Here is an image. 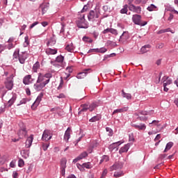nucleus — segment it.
Listing matches in <instances>:
<instances>
[{"label":"nucleus","mask_w":178,"mask_h":178,"mask_svg":"<svg viewBox=\"0 0 178 178\" xmlns=\"http://www.w3.org/2000/svg\"><path fill=\"white\" fill-rule=\"evenodd\" d=\"M120 144H122V143H120V141L117 142L115 143H113L112 145H110V148H113L114 145H120Z\"/></svg>","instance_id":"nucleus-54"},{"label":"nucleus","mask_w":178,"mask_h":178,"mask_svg":"<svg viewBox=\"0 0 178 178\" xmlns=\"http://www.w3.org/2000/svg\"><path fill=\"white\" fill-rule=\"evenodd\" d=\"M101 13H99V10H90L88 15V21L92 22V25L95 26V24H94V22H95V19H98V17H99Z\"/></svg>","instance_id":"nucleus-2"},{"label":"nucleus","mask_w":178,"mask_h":178,"mask_svg":"<svg viewBox=\"0 0 178 178\" xmlns=\"http://www.w3.org/2000/svg\"><path fill=\"white\" fill-rule=\"evenodd\" d=\"M133 127H135L137 130H145L147 127L145 124H132Z\"/></svg>","instance_id":"nucleus-21"},{"label":"nucleus","mask_w":178,"mask_h":178,"mask_svg":"<svg viewBox=\"0 0 178 178\" xmlns=\"http://www.w3.org/2000/svg\"><path fill=\"white\" fill-rule=\"evenodd\" d=\"M26 59H27V54L26 53H21L19 56V63L23 65L24 62H26Z\"/></svg>","instance_id":"nucleus-16"},{"label":"nucleus","mask_w":178,"mask_h":178,"mask_svg":"<svg viewBox=\"0 0 178 178\" xmlns=\"http://www.w3.org/2000/svg\"><path fill=\"white\" fill-rule=\"evenodd\" d=\"M149 48H151V45L149 44H147L143 46L141 49H140V52L141 54H145V52H148V51H149Z\"/></svg>","instance_id":"nucleus-26"},{"label":"nucleus","mask_w":178,"mask_h":178,"mask_svg":"<svg viewBox=\"0 0 178 178\" xmlns=\"http://www.w3.org/2000/svg\"><path fill=\"white\" fill-rule=\"evenodd\" d=\"M87 9H88V6H84L83 9L81 10V13H83V12H87Z\"/></svg>","instance_id":"nucleus-60"},{"label":"nucleus","mask_w":178,"mask_h":178,"mask_svg":"<svg viewBox=\"0 0 178 178\" xmlns=\"http://www.w3.org/2000/svg\"><path fill=\"white\" fill-rule=\"evenodd\" d=\"M42 99V95H40L36 100L35 101V102L33 104V105L31 106L32 109H35V108H37L38 106V105H40V103L41 102V99Z\"/></svg>","instance_id":"nucleus-12"},{"label":"nucleus","mask_w":178,"mask_h":178,"mask_svg":"<svg viewBox=\"0 0 178 178\" xmlns=\"http://www.w3.org/2000/svg\"><path fill=\"white\" fill-rule=\"evenodd\" d=\"M174 102L175 105H177V106L178 107V98L175 99Z\"/></svg>","instance_id":"nucleus-64"},{"label":"nucleus","mask_w":178,"mask_h":178,"mask_svg":"<svg viewBox=\"0 0 178 178\" xmlns=\"http://www.w3.org/2000/svg\"><path fill=\"white\" fill-rule=\"evenodd\" d=\"M132 20L134 23L138 26H145V24H147V22H141V15H134Z\"/></svg>","instance_id":"nucleus-5"},{"label":"nucleus","mask_w":178,"mask_h":178,"mask_svg":"<svg viewBox=\"0 0 178 178\" xmlns=\"http://www.w3.org/2000/svg\"><path fill=\"white\" fill-rule=\"evenodd\" d=\"M129 10L135 13H141V7L136 6L134 4L129 5Z\"/></svg>","instance_id":"nucleus-9"},{"label":"nucleus","mask_w":178,"mask_h":178,"mask_svg":"<svg viewBox=\"0 0 178 178\" xmlns=\"http://www.w3.org/2000/svg\"><path fill=\"white\" fill-rule=\"evenodd\" d=\"M72 132V129L70 127H68L67 130L65 131V135H64V141H69V138H70V133Z\"/></svg>","instance_id":"nucleus-15"},{"label":"nucleus","mask_w":178,"mask_h":178,"mask_svg":"<svg viewBox=\"0 0 178 178\" xmlns=\"http://www.w3.org/2000/svg\"><path fill=\"white\" fill-rule=\"evenodd\" d=\"M161 138V134H157L156 138H154V141H158V140H160Z\"/></svg>","instance_id":"nucleus-63"},{"label":"nucleus","mask_w":178,"mask_h":178,"mask_svg":"<svg viewBox=\"0 0 178 178\" xmlns=\"http://www.w3.org/2000/svg\"><path fill=\"white\" fill-rule=\"evenodd\" d=\"M90 70H85L83 72H80L77 74L76 78L79 79H84L86 76H87V72Z\"/></svg>","instance_id":"nucleus-23"},{"label":"nucleus","mask_w":178,"mask_h":178,"mask_svg":"<svg viewBox=\"0 0 178 178\" xmlns=\"http://www.w3.org/2000/svg\"><path fill=\"white\" fill-rule=\"evenodd\" d=\"M110 33H111V34H114V35H118V31L116 29H111Z\"/></svg>","instance_id":"nucleus-53"},{"label":"nucleus","mask_w":178,"mask_h":178,"mask_svg":"<svg viewBox=\"0 0 178 178\" xmlns=\"http://www.w3.org/2000/svg\"><path fill=\"white\" fill-rule=\"evenodd\" d=\"M172 83V79H169V77L168 76L163 77V86H170Z\"/></svg>","instance_id":"nucleus-20"},{"label":"nucleus","mask_w":178,"mask_h":178,"mask_svg":"<svg viewBox=\"0 0 178 178\" xmlns=\"http://www.w3.org/2000/svg\"><path fill=\"white\" fill-rule=\"evenodd\" d=\"M92 52L98 53V49H91L88 51V54H91Z\"/></svg>","instance_id":"nucleus-55"},{"label":"nucleus","mask_w":178,"mask_h":178,"mask_svg":"<svg viewBox=\"0 0 178 178\" xmlns=\"http://www.w3.org/2000/svg\"><path fill=\"white\" fill-rule=\"evenodd\" d=\"M47 85L42 83V82H38L37 79L36 83L34 84V88L36 91H41Z\"/></svg>","instance_id":"nucleus-10"},{"label":"nucleus","mask_w":178,"mask_h":178,"mask_svg":"<svg viewBox=\"0 0 178 178\" xmlns=\"http://www.w3.org/2000/svg\"><path fill=\"white\" fill-rule=\"evenodd\" d=\"M51 138H52V134L51 133V131L44 130L42 134V140L49 141V140H51Z\"/></svg>","instance_id":"nucleus-6"},{"label":"nucleus","mask_w":178,"mask_h":178,"mask_svg":"<svg viewBox=\"0 0 178 178\" xmlns=\"http://www.w3.org/2000/svg\"><path fill=\"white\" fill-rule=\"evenodd\" d=\"M40 9H41L42 15H44L48 10V5H47V3H42L40 6Z\"/></svg>","instance_id":"nucleus-22"},{"label":"nucleus","mask_w":178,"mask_h":178,"mask_svg":"<svg viewBox=\"0 0 178 178\" xmlns=\"http://www.w3.org/2000/svg\"><path fill=\"white\" fill-rule=\"evenodd\" d=\"M88 154L87 153V152H82L79 156H78V157H79V159H83V158H86V156H88Z\"/></svg>","instance_id":"nucleus-42"},{"label":"nucleus","mask_w":178,"mask_h":178,"mask_svg":"<svg viewBox=\"0 0 178 178\" xmlns=\"http://www.w3.org/2000/svg\"><path fill=\"white\" fill-rule=\"evenodd\" d=\"M129 141H134V136H133V134H129Z\"/></svg>","instance_id":"nucleus-57"},{"label":"nucleus","mask_w":178,"mask_h":178,"mask_svg":"<svg viewBox=\"0 0 178 178\" xmlns=\"http://www.w3.org/2000/svg\"><path fill=\"white\" fill-rule=\"evenodd\" d=\"M8 49H12L13 48V44L10 43V40H8V44L6 46Z\"/></svg>","instance_id":"nucleus-48"},{"label":"nucleus","mask_w":178,"mask_h":178,"mask_svg":"<svg viewBox=\"0 0 178 178\" xmlns=\"http://www.w3.org/2000/svg\"><path fill=\"white\" fill-rule=\"evenodd\" d=\"M56 98H59V99H60V98H65V95H64L63 93H61V94H60L59 95L56 96Z\"/></svg>","instance_id":"nucleus-62"},{"label":"nucleus","mask_w":178,"mask_h":178,"mask_svg":"<svg viewBox=\"0 0 178 178\" xmlns=\"http://www.w3.org/2000/svg\"><path fill=\"white\" fill-rule=\"evenodd\" d=\"M155 9H156V6H155L154 4H151L149 7H147V10H149V12H152L155 10Z\"/></svg>","instance_id":"nucleus-39"},{"label":"nucleus","mask_w":178,"mask_h":178,"mask_svg":"<svg viewBox=\"0 0 178 178\" xmlns=\"http://www.w3.org/2000/svg\"><path fill=\"white\" fill-rule=\"evenodd\" d=\"M82 168H86V169H91L92 168V165L90 162L84 163L82 164Z\"/></svg>","instance_id":"nucleus-33"},{"label":"nucleus","mask_w":178,"mask_h":178,"mask_svg":"<svg viewBox=\"0 0 178 178\" xmlns=\"http://www.w3.org/2000/svg\"><path fill=\"white\" fill-rule=\"evenodd\" d=\"M37 24H38V22H35L34 23H33L31 25L30 29H33V27H35V26H37Z\"/></svg>","instance_id":"nucleus-61"},{"label":"nucleus","mask_w":178,"mask_h":178,"mask_svg":"<svg viewBox=\"0 0 178 178\" xmlns=\"http://www.w3.org/2000/svg\"><path fill=\"white\" fill-rule=\"evenodd\" d=\"M65 49L68 52H73V51H74V46H73V43L67 44L65 47Z\"/></svg>","instance_id":"nucleus-28"},{"label":"nucleus","mask_w":178,"mask_h":178,"mask_svg":"<svg viewBox=\"0 0 178 178\" xmlns=\"http://www.w3.org/2000/svg\"><path fill=\"white\" fill-rule=\"evenodd\" d=\"M165 47V44L163 43H159V44L156 45V48L158 49H162Z\"/></svg>","instance_id":"nucleus-49"},{"label":"nucleus","mask_w":178,"mask_h":178,"mask_svg":"<svg viewBox=\"0 0 178 178\" xmlns=\"http://www.w3.org/2000/svg\"><path fill=\"white\" fill-rule=\"evenodd\" d=\"M67 163V160L63 158L60 161V170H61V175L65 176V172L66 169V163Z\"/></svg>","instance_id":"nucleus-8"},{"label":"nucleus","mask_w":178,"mask_h":178,"mask_svg":"<svg viewBox=\"0 0 178 178\" xmlns=\"http://www.w3.org/2000/svg\"><path fill=\"white\" fill-rule=\"evenodd\" d=\"M20 54H19V52L17 51H15L13 56V60H15V62H17V60H19V56Z\"/></svg>","instance_id":"nucleus-32"},{"label":"nucleus","mask_w":178,"mask_h":178,"mask_svg":"<svg viewBox=\"0 0 178 178\" xmlns=\"http://www.w3.org/2000/svg\"><path fill=\"white\" fill-rule=\"evenodd\" d=\"M16 94L13 95L12 98L8 102L7 106L8 108H10L13 104H15V101H16Z\"/></svg>","instance_id":"nucleus-18"},{"label":"nucleus","mask_w":178,"mask_h":178,"mask_svg":"<svg viewBox=\"0 0 178 178\" xmlns=\"http://www.w3.org/2000/svg\"><path fill=\"white\" fill-rule=\"evenodd\" d=\"M122 112H123V109H117L113 112V115H115V113H122Z\"/></svg>","instance_id":"nucleus-50"},{"label":"nucleus","mask_w":178,"mask_h":178,"mask_svg":"<svg viewBox=\"0 0 178 178\" xmlns=\"http://www.w3.org/2000/svg\"><path fill=\"white\" fill-rule=\"evenodd\" d=\"M46 54L47 55H56V54H58V50L56 49L48 48L46 49Z\"/></svg>","instance_id":"nucleus-19"},{"label":"nucleus","mask_w":178,"mask_h":178,"mask_svg":"<svg viewBox=\"0 0 178 178\" xmlns=\"http://www.w3.org/2000/svg\"><path fill=\"white\" fill-rule=\"evenodd\" d=\"M83 41H84V42H89L90 44H91V42H92V40L91 39V38H89L87 36H84L83 38Z\"/></svg>","instance_id":"nucleus-37"},{"label":"nucleus","mask_w":178,"mask_h":178,"mask_svg":"<svg viewBox=\"0 0 178 178\" xmlns=\"http://www.w3.org/2000/svg\"><path fill=\"white\" fill-rule=\"evenodd\" d=\"M87 111H88V105L87 104H84L83 106H82V108L81 109L80 111H79V115H81V113L82 112H87Z\"/></svg>","instance_id":"nucleus-31"},{"label":"nucleus","mask_w":178,"mask_h":178,"mask_svg":"<svg viewBox=\"0 0 178 178\" xmlns=\"http://www.w3.org/2000/svg\"><path fill=\"white\" fill-rule=\"evenodd\" d=\"M13 74L10 75L7 77L4 81V86L7 90H12L13 88Z\"/></svg>","instance_id":"nucleus-3"},{"label":"nucleus","mask_w":178,"mask_h":178,"mask_svg":"<svg viewBox=\"0 0 178 178\" xmlns=\"http://www.w3.org/2000/svg\"><path fill=\"white\" fill-rule=\"evenodd\" d=\"M124 175V174L122 171H120V172H115L114 173V177H116V178L122 177V176H123Z\"/></svg>","instance_id":"nucleus-38"},{"label":"nucleus","mask_w":178,"mask_h":178,"mask_svg":"<svg viewBox=\"0 0 178 178\" xmlns=\"http://www.w3.org/2000/svg\"><path fill=\"white\" fill-rule=\"evenodd\" d=\"M49 147V144H43L42 148L44 151H47L48 149V147Z\"/></svg>","instance_id":"nucleus-51"},{"label":"nucleus","mask_w":178,"mask_h":178,"mask_svg":"<svg viewBox=\"0 0 178 178\" xmlns=\"http://www.w3.org/2000/svg\"><path fill=\"white\" fill-rule=\"evenodd\" d=\"M64 57L63 56H58L56 58V61L58 62V63H62L63 62Z\"/></svg>","instance_id":"nucleus-41"},{"label":"nucleus","mask_w":178,"mask_h":178,"mask_svg":"<svg viewBox=\"0 0 178 178\" xmlns=\"http://www.w3.org/2000/svg\"><path fill=\"white\" fill-rule=\"evenodd\" d=\"M85 15H82L80 18L76 21L77 26L79 29H88V25H87V22H86V19L84 18Z\"/></svg>","instance_id":"nucleus-4"},{"label":"nucleus","mask_w":178,"mask_h":178,"mask_svg":"<svg viewBox=\"0 0 178 178\" xmlns=\"http://www.w3.org/2000/svg\"><path fill=\"white\" fill-rule=\"evenodd\" d=\"M123 168V163L115 162L112 166L110 167V171L113 172V170H119Z\"/></svg>","instance_id":"nucleus-7"},{"label":"nucleus","mask_w":178,"mask_h":178,"mask_svg":"<svg viewBox=\"0 0 178 178\" xmlns=\"http://www.w3.org/2000/svg\"><path fill=\"white\" fill-rule=\"evenodd\" d=\"M111 30H112V29L108 28V29H105V30L103 31V33H104V34H107V33H111Z\"/></svg>","instance_id":"nucleus-56"},{"label":"nucleus","mask_w":178,"mask_h":178,"mask_svg":"<svg viewBox=\"0 0 178 178\" xmlns=\"http://www.w3.org/2000/svg\"><path fill=\"white\" fill-rule=\"evenodd\" d=\"M172 147H173V142H169L168 143H167L163 152H168V151H169V149H170Z\"/></svg>","instance_id":"nucleus-29"},{"label":"nucleus","mask_w":178,"mask_h":178,"mask_svg":"<svg viewBox=\"0 0 178 178\" xmlns=\"http://www.w3.org/2000/svg\"><path fill=\"white\" fill-rule=\"evenodd\" d=\"M38 69H40V63L39 62H36L33 66V71L35 73H37V71L38 70Z\"/></svg>","instance_id":"nucleus-30"},{"label":"nucleus","mask_w":178,"mask_h":178,"mask_svg":"<svg viewBox=\"0 0 178 178\" xmlns=\"http://www.w3.org/2000/svg\"><path fill=\"white\" fill-rule=\"evenodd\" d=\"M106 48L105 47H102L100 49H98V52L100 54H105V52H106Z\"/></svg>","instance_id":"nucleus-47"},{"label":"nucleus","mask_w":178,"mask_h":178,"mask_svg":"<svg viewBox=\"0 0 178 178\" xmlns=\"http://www.w3.org/2000/svg\"><path fill=\"white\" fill-rule=\"evenodd\" d=\"M52 77V74L47 73L45 74L39 73L38 77V83H42L45 86L49 83L50 79Z\"/></svg>","instance_id":"nucleus-1"},{"label":"nucleus","mask_w":178,"mask_h":178,"mask_svg":"<svg viewBox=\"0 0 178 178\" xmlns=\"http://www.w3.org/2000/svg\"><path fill=\"white\" fill-rule=\"evenodd\" d=\"M127 32H123L122 35L120 36V40H127Z\"/></svg>","instance_id":"nucleus-44"},{"label":"nucleus","mask_w":178,"mask_h":178,"mask_svg":"<svg viewBox=\"0 0 178 178\" xmlns=\"http://www.w3.org/2000/svg\"><path fill=\"white\" fill-rule=\"evenodd\" d=\"M98 120H101V115H95L89 120V122L94 123V122H98Z\"/></svg>","instance_id":"nucleus-25"},{"label":"nucleus","mask_w":178,"mask_h":178,"mask_svg":"<svg viewBox=\"0 0 178 178\" xmlns=\"http://www.w3.org/2000/svg\"><path fill=\"white\" fill-rule=\"evenodd\" d=\"M94 26L91 28L90 33L92 34L95 38H97L98 35H99V33H98V28L97 26L93 25Z\"/></svg>","instance_id":"nucleus-14"},{"label":"nucleus","mask_w":178,"mask_h":178,"mask_svg":"<svg viewBox=\"0 0 178 178\" xmlns=\"http://www.w3.org/2000/svg\"><path fill=\"white\" fill-rule=\"evenodd\" d=\"M55 44H56V40H55L54 38H51L47 42V47H53V45H55Z\"/></svg>","instance_id":"nucleus-34"},{"label":"nucleus","mask_w":178,"mask_h":178,"mask_svg":"<svg viewBox=\"0 0 178 178\" xmlns=\"http://www.w3.org/2000/svg\"><path fill=\"white\" fill-rule=\"evenodd\" d=\"M127 8H129V6L127 5H124L123 8L121 9L120 13L122 14L127 13Z\"/></svg>","instance_id":"nucleus-40"},{"label":"nucleus","mask_w":178,"mask_h":178,"mask_svg":"<svg viewBox=\"0 0 178 178\" xmlns=\"http://www.w3.org/2000/svg\"><path fill=\"white\" fill-rule=\"evenodd\" d=\"M31 81H33V79H31V75H26L23 79V83L26 86L31 84Z\"/></svg>","instance_id":"nucleus-17"},{"label":"nucleus","mask_w":178,"mask_h":178,"mask_svg":"<svg viewBox=\"0 0 178 178\" xmlns=\"http://www.w3.org/2000/svg\"><path fill=\"white\" fill-rule=\"evenodd\" d=\"M97 104L95 103H92L88 106V110L90 111V112H92V111H94V109H95V108H97Z\"/></svg>","instance_id":"nucleus-35"},{"label":"nucleus","mask_w":178,"mask_h":178,"mask_svg":"<svg viewBox=\"0 0 178 178\" xmlns=\"http://www.w3.org/2000/svg\"><path fill=\"white\" fill-rule=\"evenodd\" d=\"M33 140H34V136L33 135H31L29 137H28L25 143L26 148H30V147H31V144H33Z\"/></svg>","instance_id":"nucleus-13"},{"label":"nucleus","mask_w":178,"mask_h":178,"mask_svg":"<svg viewBox=\"0 0 178 178\" xmlns=\"http://www.w3.org/2000/svg\"><path fill=\"white\" fill-rule=\"evenodd\" d=\"M16 166V161H12L10 163V168H15Z\"/></svg>","instance_id":"nucleus-52"},{"label":"nucleus","mask_w":178,"mask_h":178,"mask_svg":"<svg viewBox=\"0 0 178 178\" xmlns=\"http://www.w3.org/2000/svg\"><path fill=\"white\" fill-rule=\"evenodd\" d=\"M24 40H25L24 42H25L26 45H29V44H30V42L29 41V36H26L24 38Z\"/></svg>","instance_id":"nucleus-58"},{"label":"nucleus","mask_w":178,"mask_h":178,"mask_svg":"<svg viewBox=\"0 0 178 178\" xmlns=\"http://www.w3.org/2000/svg\"><path fill=\"white\" fill-rule=\"evenodd\" d=\"M106 175H108V170L105 169L102 174V177H105Z\"/></svg>","instance_id":"nucleus-59"},{"label":"nucleus","mask_w":178,"mask_h":178,"mask_svg":"<svg viewBox=\"0 0 178 178\" xmlns=\"http://www.w3.org/2000/svg\"><path fill=\"white\" fill-rule=\"evenodd\" d=\"M27 135V131L26 130V128L21 129L17 132V136L19 138H24Z\"/></svg>","instance_id":"nucleus-11"},{"label":"nucleus","mask_w":178,"mask_h":178,"mask_svg":"<svg viewBox=\"0 0 178 178\" xmlns=\"http://www.w3.org/2000/svg\"><path fill=\"white\" fill-rule=\"evenodd\" d=\"M130 148V144H127L124 147H122L119 151L120 154H123V152H127Z\"/></svg>","instance_id":"nucleus-24"},{"label":"nucleus","mask_w":178,"mask_h":178,"mask_svg":"<svg viewBox=\"0 0 178 178\" xmlns=\"http://www.w3.org/2000/svg\"><path fill=\"white\" fill-rule=\"evenodd\" d=\"M18 166L19 168H23V166H24V161H23V159H19L18 161Z\"/></svg>","instance_id":"nucleus-46"},{"label":"nucleus","mask_w":178,"mask_h":178,"mask_svg":"<svg viewBox=\"0 0 178 178\" xmlns=\"http://www.w3.org/2000/svg\"><path fill=\"white\" fill-rule=\"evenodd\" d=\"M108 161H109V156L104 155L100 160L99 165H101V163H102L103 162H108Z\"/></svg>","instance_id":"nucleus-36"},{"label":"nucleus","mask_w":178,"mask_h":178,"mask_svg":"<svg viewBox=\"0 0 178 178\" xmlns=\"http://www.w3.org/2000/svg\"><path fill=\"white\" fill-rule=\"evenodd\" d=\"M170 29H161L157 32V34H163V33L169 32Z\"/></svg>","instance_id":"nucleus-43"},{"label":"nucleus","mask_w":178,"mask_h":178,"mask_svg":"<svg viewBox=\"0 0 178 178\" xmlns=\"http://www.w3.org/2000/svg\"><path fill=\"white\" fill-rule=\"evenodd\" d=\"M122 95L123 98H126L128 100L131 99V94L126 93L124 90H122Z\"/></svg>","instance_id":"nucleus-27"},{"label":"nucleus","mask_w":178,"mask_h":178,"mask_svg":"<svg viewBox=\"0 0 178 178\" xmlns=\"http://www.w3.org/2000/svg\"><path fill=\"white\" fill-rule=\"evenodd\" d=\"M106 131L108 133V136H113V131L112 130V129H111L110 127H106Z\"/></svg>","instance_id":"nucleus-45"}]
</instances>
